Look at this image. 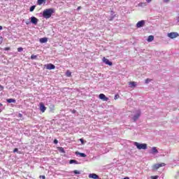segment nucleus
Returning <instances> with one entry per match:
<instances>
[{"label":"nucleus","instance_id":"26","mask_svg":"<svg viewBox=\"0 0 179 179\" xmlns=\"http://www.w3.org/2000/svg\"><path fill=\"white\" fill-rule=\"evenodd\" d=\"M17 51H18V52H22V51H23V48H22V47L18 48Z\"/></svg>","mask_w":179,"mask_h":179},{"label":"nucleus","instance_id":"7","mask_svg":"<svg viewBox=\"0 0 179 179\" xmlns=\"http://www.w3.org/2000/svg\"><path fill=\"white\" fill-rule=\"evenodd\" d=\"M143 26H145V20H141L139 21L138 22H137L136 24V27L138 29L141 28V27H143Z\"/></svg>","mask_w":179,"mask_h":179},{"label":"nucleus","instance_id":"40","mask_svg":"<svg viewBox=\"0 0 179 179\" xmlns=\"http://www.w3.org/2000/svg\"><path fill=\"white\" fill-rule=\"evenodd\" d=\"M146 1V2H148V3H150V1H152V0H145Z\"/></svg>","mask_w":179,"mask_h":179},{"label":"nucleus","instance_id":"6","mask_svg":"<svg viewBox=\"0 0 179 179\" xmlns=\"http://www.w3.org/2000/svg\"><path fill=\"white\" fill-rule=\"evenodd\" d=\"M40 110L41 113H45V110H47V108L45 106H44V103L43 102L40 103Z\"/></svg>","mask_w":179,"mask_h":179},{"label":"nucleus","instance_id":"3","mask_svg":"<svg viewBox=\"0 0 179 179\" xmlns=\"http://www.w3.org/2000/svg\"><path fill=\"white\" fill-rule=\"evenodd\" d=\"M164 166H166L165 163L155 164L152 166V170L154 171L159 170L160 167H164Z\"/></svg>","mask_w":179,"mask_h":179},{"label":"nucleus","instance_id":"27","mask_svg":"<svg viewBox=\"0 0 179 179\" xmlns=\"http://www.w3.org/2000/svg\"><path fill=\"white\" fill-rule=\"evenodd\" d=\"M149 82H152V79H150V78H147V79L145 80V83H149Z\"/></svg>","mask_w":179,"mask_h":179},{"label":"nucleus","instance_id":"43","mask_svg":"<svg viewBox=\"0 0 179 179\" xmlns=\"http://www.w3.org/2000/svg\"><path fill=\"white\" fill-rule=\"evenodd\" d=\"M3 27L0 25V30H2Z\"/></svg>","mask_w":179,"mask_h":179},{"label":"nucleus","instance_id":"2","mask_svg":"<svg viewBox=\"0 0 179 179\" xmlns=\"http://www.w3.org/2000/svg\"><path fill=\"white\" fill-rule=\"evenodd\" d=\"M134 145L139 150H141V149L146 150V149H148V144L146 143H139L138 142H134Z\"/></svg>","mask_w":179,"mask_h":179},{"label":"nucleus","instance_id":"31","mask_svg":"<svg viewBox=\"0 0 179 179\" xmlns=\"http://www.w3.org/2000/svg\"><path fill=\"white\" fill-rule=\"evenodd\" d=\"M115 100H117V99H120V95L116 94L114 97Z\"/></svg>","mask_w":179,"mask_h":179},{"label":"nucleus","instance_id":"20","mask_svg":"<svg viewBox=\"0 0 179 179\" xmlns=\"http://www.w3.org/2000/svg\"><path fill=\"white\" fill-rule=\"evenodd\" d=\"M50 111H54L55 110V106L54 104H51L49 107Z\"/></svg>","mask_w":179,"mask_h":179},{"label":"nucleus","instance_id":"34","mask_svg":"<svg viewBox=\"0 0 179 179\" xmlns=\"http://www.w3.org/2000/svg\"><path fill=\"white\" fill-rule=\"evenodd\" d=\"M54 143H55V145H57V143H58V140L55 139V140H54Z\"/></svg>","mask_w":179,"mask_h":179},{"label":"nucleus","instance_id":"16","mask_svg":"<svg viewBox=\"0 0 179 179\" xmlns=\"http://www.w3.org/2000/svg\"><path fill=\"white\" fill-rule=\"evenodd\" d=\"M76 155H79V156H80V157H86V154L83 153V152H76Z\"/></svg>","mask_w":179,"mask_h":179},{"label":"nucleus","instance_id":"15","mask_svg":"<svg viewBox=\"0 0 179 179\" xmlns=\"http://www.w3.org/2000/svg\"><path fill=\"white\" fill-rule=\"evenodd\" d=\"M39 41L41 43H47V41H48V38H42L39 39Z\"/></svg>","mask_w":179,"mask_h":179},{"label":"nucleus","instance_id":"39","mask_svg":"<svg viewBox=\"0 0 179 179\" xmlns=\"http://www.w3.org/2000/svg\"><path fill=\"white\" fill-rule=\"evenodd\" d=\"M0 89H1V90H3V86H2V85H0Z\"/></svg>","mask_w":179,"mask_h":179},{"label":"nucleus","instance_id":"5","mask_svg":"<svg viewBox=\"0 0 179 179\" xmlns=\"http://www.w3.org/2000/svg\"><path fill=\"white\" fill-rule=\"evenodd\" d=\"M103 62H104V64H106V65H109V66H113V62H110V60H108V59L106 58V57H103L102 59Z\"/></svg>","mask_w":179,"mask_h":179},{"label":"nucleus","instance_id":"4","mask_svg":"<svg viewBox=\"0 0 179 179\" xmlns=\"http://www.w3.org/2000/svg\"><path fill=\"white\" fill-rule=\"evenodd\" d=\"M179 34L177 32H171L168 34V37H169V38H177Z\"/></svg>","mask_w":179,"mask_h":179},{"label":"nucleus","instance_id":"11","mask_svg":"<svg viewBox=\"0 0 179 179\" xmlns=\"http://www.w3.org/2000/svg\"><path fill=\"white\" fill-rule=\"evenodd\" d=\"M139 117H141V111H138L136 115H134L133 117V120L135 122V121H137L138 119H139Z\"/></svg>","mask_w":179,"mask_h":179},{"label":"nucleus","instance_id":"37","mask_svg":"<svg viewBox=\"0 0 179 179\" xmlns=\"http://www.w3.org/2000/svg\"><path fill=\"white\" fill-rule=\"evenodd\" d=\"M164 2H165L166 3H168V2H170V0H164Z\"/></svg>","mask_w":179,"mask_h":179},{"label":"nucleus","instance_id":"1","mask_svg":"<svg viewBox=\"0 0 179 179\" xmlns=\"http://www.w3.org/2000/svg\"><path fill=\"white\" fill-rule=\"evenodd\" d=\"M54 12H55L54 8H47L43 10V17H45V19H50V17H51Z\"/></svg>","mask_w":179,"mask_h":179},{"label":"nucleus","instance_id":"18","mask_svg":"<svg viewBox=\"0 0 179 179\" xmlns=\"http://www.w3.org/2000/svg\"><path fill=\"white\" fill-rule=\"evenodd\" d=\"M66 76H67V78H71V76H72V72H71L69 70H67L66 71Z\"/></svg>","mask_w":179,"mask_h":179},{"label":"nucleus","instance_id":"30","mask_svg":"<svg viewBox=\"0 0 179 179\" xmlns=\"http://www.w3.org/2000/svg\"><path fill=\"white\" fill-rule=\"evenodd\" d=\"M152 179H158L159 176H151Z\"/></svg>","mask_w":179,"mask_h":179},{"label":"nucleus","instance_id":"41","mask_svg":"<svg viewBox=\"0 0 179 179\" xmlns=\"http://www.w3.org/2000/svg\"><path fill=\"white\" fill-rule=\"evenodd\" d=\"M19 117H23V115H22L21 113H19Z\"/></svg>","mask_w":179,"mask_h":179},{"label":"nucleus","instance_id":"25","mask_svg":"<svg viewBox=\"0 0 179 179\" xmlns=\"http://www.w3.org/2000/svg\"><path fill=\"white\" fill-rule=\"evenodd\" d=\"M37 59V55H32L31 56V59Z\"/></svg>","mask_w":179,"mask_h":179},{"label":"nucleus","instance_id":"46","mask_svg":"<svg viewBox=\"0 0 179 179\" xmlns=\"http://www.w3.org/2000/svg\"><path fill=\"white\" fill-rule=\"evenodd\" d=\"M178 176H179V172L178 173Z\"/></svg>","mask_w":179,"mask_h":179},{"label":"nucleus","instance_id":"33","mask_svg":"<svg viewBox=\"0 0 179 179\" xmlns=\"http://www.w3.org/2000/svg\"><path fill=\"white\" fill-rule=\"evenodd\" d=\"M71 113L72 114H76V110H72Z\"/></svg>","mask_w":179,"mask_h":179},{"label":"nucleus","instance_id":"17","mask_svg":"<svg viewBox=\"0 0 179 179\" xmlns=\"http://www.w3.org/2000/svg\"><path fill=\"white\" fill-rule=\"evenodd\" d=\"M129 85L130 87H136V83L134 81L129 83Z\"/></svg>","mask_w":179,"mask_h":179},{"label":"nucleus","instance_id":"32","mask_svg":"<svg viewBox=\"0 0 179 179\" xmlns=\"http://www.w3.org/2000/svg\"><path fill=\"white\" fill-rule=\"evenodd\" d=\"M18 149L17 148H15L14 150H13V153H16V152H18Z\"/></svg>","mask_w":179,"mask_h":179},{"label":"nucleus","instance_id":"21","mask_svg":"<svg viewBox=\"0 0 179 179\" xmlns=\"http://www.w3.org/2000/svg\"><path fill=\"white\" fill-rule=\"evenodd\" d=\"M152 153H159V151L157 150V148H156V147H153L152 148Z\"/></svg>","mask_w":179,"mask_h":179},{"label":"nucleus","instance_id":"44","mask_svg":"<svg viewBox=\"0 0 179 179\" xmlns=\"http://www.w3.org/2000/svg\"><path fill=\"white\" fill-rule=\"evenodd\" d=\"M178 22H179V17H178Z\"/></svg>","mask_w":179,"mask_h":179},{"label":"nucleus","instance_id":"12","mask_svg":"<svg viewBox=\"0 0 179 179\" xmlns=\"http://www.w3.org/2000/svg\"><path fill=\"white\" fill-rule=\"evenodd\" d=\"M89 178L98 179L99 178V176H97V174H96V173H90L89 175Z\"/></svg>","mask_w":179,"mask_h":179},{"label":"nucleus","instance_id":"29","mask_svg":"<svg viewBox=\"0 0 179 179\" xmlns=\"http://www.w3.org/2000/svg\"><path fill=\"white\" fill-rule=\"evenodd\" d=\"M10 47H6L4 48V51H10Z\"/></svg>","mask_w":179,"mask_h":179},{"label":"nucleus","instance_id":"38","mask_svg":"<svg viewBox=\"0 0 179 179\" xmlns=\"http://www.w3.org/2000/svg\"><path fill=\"white\" fill-rule=\"evenodd\" d=\"M80 9H82V6H78L77 10H80Z\"/></svg>","mask_w":179,"mask_h":179},{"label":"nucleus","instance_id":"47","mask_svg":"<svg viewBox=\"0 0 179 179\" xmlns=\"http://www.w3.org/2000/svg\"><path fill=\"white\" fill-rule=\"evenodd\" d=\"M0 113H1V109H0Z\"/></svg>","mask_w":179,"mask_h":179},{"label":"nucleus","instance_id":"36","mask_svg":"<svg viewBox=\"0 0 179 179\" xmlns=\"http://www.w3.org/2000/svg\"><path fill=\"white\" fill-rule=\"evenodd\" d=\"M80 141L81 142V143H84V141H83V138H80Z\"/></svg>","mask_w":179,"mask_h":179},{"label":"nucleus","instance_id":"13","mask_svg":"<svg viewBox=\"0 0 179 179\" xmlns=\"http://www.w3.org/2000/svg\"><path fill=\"white\" fill-rule=\"evenodd\" d=\"M153 40H155V36L153 35H150L148 36L147 41H148V43H152Z\"/></svg>","mask_w":179,"mask_h":179},{"label":"nucleus","instance_id":"14","mask_svg":"<svg viewBox=\"0 0 179 179\" xmlns=\"http://www.w3.org/2000/svg\"><path fill=\"white\" fill-rule=\"evenodd\" d=\"M47 2V0H38L37 1V5L41 6L43 3H45Z\"/></svg>","mask_w":179,"mask_h":179},{"label":"nucleus","instance_id":"45","mask_svg":"<svg viewBox=\"0 0 179 179\" xmlns=\"http://www.w3.org/2000/svg\"><path fill=\"white\" fill-rule=\"evenodd\" d=\"M0 106H2V103H0Z\"/></svg>","mask_w":179,"mask_h":179},{"label":"nucleus","instance_id":"23","mask_svg":"<svg viewBox=\"0 0 179 179\" xmlns=\"http://www.w3.org/2000/svg\"><path fill=\"white\" fill-rule=\"evenodd\" d=\"M34 9H36V6H32L30 7L29 10H30V12H33V10H34Z\"/></svg>","mask_w":179,"mask_h":179},{"label":"nucleus","instance_id":"8","mask_svg":"<svg viewBox=\"0 0 179 179\" xmlns=\"http://www.w3.org/2000/svg\"><path fill=\"white\" fill-rule=\"evenodd\" d=\"M45 66L46 67V69H49L50 71H51V69H55V66L52 64H45Z\"/></svg>","mask_w":179,"mask_h":179},{"label":"nucleus","instance_id":"9","mask_svg":"<svg viewBox=\"0 0 179 179\" xmlns=\"http://www.w3.org/2000/svg\"><path fill=\"white\" fill-rule=\"evenodd\" d=\"M99 99L103 100V101H108V97L106 96L104 94H100Z\"/></svg>","mask_w":179,"mask_h":179},{"label":"nucleus","instance_id":"28","mask_svg":"<svg viewBox=\"0 0 179 179\" xmlns=\"http://www.w3.org/2000/svg\"><path fill=\"white\" fill-rule=\"evenodd\" d=\"M74 174H80V171H78V170H75L73 171Z\"/></svg>","mask_w":179,"mask_h":179},{"label":"nucleus","instance_id":"22","mask_svg":"<svg viewBox=\"0 0 179 179\" xmlns=\"http://www.w3.org/2000/svg\"><path fill=\"white\" fill-rule=\"evenodd\" d=\"M73 163H75L76 164H78V161H76L75 159H71L69 161L70 164H73Z\"/></svg>","mask_w":179,"mask_h":179},{"label":"nucleus","instance_id":"19","mask_svg":"<svg viewBox=\"0 0 179 179\" xmlns=\"http://www.w3.org/2000/svg\"><path fill=\"white\" fill-rule=\"evenodd\" d=\"M7 103H16V100L14 99H6Z\"/></svg>","mask_w":179,"mask_h":179},{"label":"nucleus","instance_id":"42","mask_svg":"<svg viewBox=\"0 0 179 179\" xmlns=\"http://www.w3.org/2000/svg\"><path fill=\"white\" fill-rule=\"evenodd\" d=\"M123 179H129V177L127 176V177L124 178Z\"/></svg>","mask_w":179,"mask_h":179},{"label":"nucleus","instance_id":"24","mask_svg":"<svg viewBox=\"0 0 179 179\" xmlns=\"http://www.w3.org/2000/svg\"><path fill=\"white\" fill-rule=\"evenodd\" d=\"M59 150L62 153H65V150H64V148H62V147L59 148Z\"/></svg>","mask_w":179,"mask_h":179},{"label":"nucleus","instance_id":"35","mask_svg":"<svg viewBox=\"0 0 179 179\" xmlns=\"http://www.w3.org/2000/svg\"><path fill=\"white\" fill-rule=\"evenodd\" d=\"M39 178H43V179H45V176H40Z\"/></svg>","mask_w":179,"mask_h":179},{"label":"nucleus","instance_id":"10","mask_svg":"<svg viewBox=\"0 0 179 179\" xmlns=\"http://www.w3.org/2000/svg\"><path fill=\"white\" fill-rule=\"evenodd\" d=\"M31 22H32L33 24H37V23H38V19L36 18V17H31Z\"/></svg>","mask_w":179,"mask_h":179}]
</instances>
